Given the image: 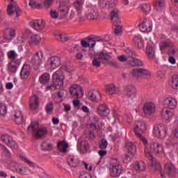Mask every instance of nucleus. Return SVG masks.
Masks as SVG:
<instances>
[{"mask_svg":"<svg viewBox=\"0 0 178 178\" xmlns=\"http://www.w3.org/2000/svg\"><path fill=\"white\" fill-rule=\"evenodd\" d=\"M83 167H85V169L86 170H88L89 172H91V170H92V165H88V164L85 161H81L80 168H83Z\"/></svg>","mask_w":178,"mask_h":178,"instance_id":"54","label":"nucleus"},{"mask_svg":"<svg viewBox=\"0 0 178 178\" xmlns=\"http://www.w3.org/2000/svg\"><path fill=\"white\" fill-rule=\"evenodd\" d=\"M110 176L111 177H119L123 173V166L120 164L118 159H111L109 165Z\"/></svg>","mask_w":178,"mask_h":178,"instance_id":"5","label":"nucleus"},{"mask_svg":"<svg viewBox=\"0 0 178 178\" xmlns=\"http://www.w3.org/2000/svg\"><path fill=\"white\" fill-rule=\"evenodd\" d=\"M30 26L35 31H42L45 29V21L44 19H35L30 22Z\"/></svg>","mask_w":178,"mask_h":178,"instance_id":"14","label":"nucleus"},{"mask_svg":"<svg viewBox=\"0 0 178 178\" xmlns=\"http://www.w3.org/2000/svg\"><path fill=\"white\" fill-rule=\"evenodd\" d=\"M86 137L88 140H94V138H95V134H94L93 132L88 131L86 133Z\"/></svg>","mask_w":178,"mask_h":178,"instance_id":"63","label":"nucleus"},{"mask_svg":"<svg viewBox=\"0 0 178 178\" xmlns=\"http://www.w3.org/2000/svg\"><path fill=\"white\" fill-rule=\"evenodd\" d=\"M125 93L127 94V96L129 97V98H136V95H137V91L136 90H125Z\"/></svg>","mask_w":178,"mask_h":178,"instance_id":"48","label":"nucleus"},{"mask_svg":"<svg viewBox=\"0 0 178 178\" xmlns=\"http://www.w3.org/2000/svg\"><path fill=\"white\" fill-rule=\"evenodd\" d=\"M63 3H60L58 6V10L63 15V16H66L67 13H69V7H63Z\"/></svg>","mask_w":178,"mask_h":178,"instance_id":"45","label":"nucleus"},{"mask_svg":"<svg viewBox=\"0 0 178 178\" xmlns=\"http://www.w3.org/2000/svg\"><path fill=\"white\" fill-rule=\"evenodd\" d=\"M49 80H51V76L47 72L44 73L39 79L41 84H47V83H49Z\"/></svg>","mask_w":178,"mask_h":178,"instance_id":"36","label":"nucleus"},{"mask_svg":"<svg viewBox=\"0 0 178 178\" xmlns=\"http://www.w3.org/2000/svg\"><path fill=\"white\" fill-rule=\"evenodd\" d=\"M114 26L115 27L114 31L115 34H116V35H122V33H123V26H122L120 24H117Z\"/></svg>","mask_w":178,"mask_h":178,"instance_id":"47","label":"nucleus"},{"mask_svg":"<svg viewBox=\"0 0 178 178\" xmlns=\"http://www.w3.org/2000/svg\"><path fill=\"white\" fill-rule=\"evenodd\" d=\"M104 41V39H102L99 36H94L92 38H88V42L89 44V48H94L95 47L96 42H102Z\"/></svg>","mask_w":178,"mask_h":178,"instance_id":"29","label":"nucleus"},{"mask_svg":"<svg viewBox=\"0 0 178 178\" xmlns=\"http://www.w3.org/2000/svg\"><path fill=\"white\" fill-rule=\"evenodd\" d=\"M0 141L3 143V144H6L9 148L15 151L19 148V146L17 145V143L15 140H13V138L8 134H1L0 137Z\"/></svg>","mask_w":178,"mask_h":178,"instance_id":"7","label":"nucleus"},{"mask_svg":"<svg viewBox=\"0 0 178 178\" xmlns=\"http://www.w3.org/2000/svg\"><path fill=\"white\" fill-rule=\"evenodd\" d=\"M118 5V0H108L107 3V6H108L109 8H115Z\"/></svg>","mask_w":178,"mask_h":178,"instance_id":"56","label":"nucleus"},{"mask_svg":"<svg viewBox=\"0 0 178 178\" xmlns=\"http://www.w3.org/2000/svg\"><path fill=\"white\" fill-rule=\"evenodd\" d=\"M54 37L56 40L59 41L60 42H65V41H68L69 40V36H67V34L66 33H55Z\"/></svg>","mask_w":178,"mask_h":178,"instance_id":"32","label":"nucleus"},{"mask_svg":"<svg viewBox=\"0 0 178 178\" xmlns=\"http://www.w3.org/2000/svg\"><path fill=\"white\" fill-rule=\"evenodd\" d=\"M22 9L15 2H10V5L7 7V13L8 16H15L19 17L22 15Z\"/></svg>","mask_w":178,"mask_h":178,"instance_id":"9","label":"nucleus"},{"mask_svg":"<svg viewBox=\"0 0 178 178\" xmlns=\"http://www.w3.org/2000/svg\"><path fill=\"white\" fill-rule=\"evenodd\" d=\"M99 147L100 149H106V147H108V140L102 139Z\"/></svg>","mask_w":178,"mask_h":178,"instance_id":"57","label":"nucleus"},{"mask_svg":"<svg viewBox=\"0 0 178 178\" xmlns=\"http://www.w3.org/2000/svg\"><path fill=\"white\" fill-rule=\"evenodd\" d=\"M133 156H134V153L127 152L123 158L124 162H130V161H131L133 159Z\"/></svg>","mask_w":178,"mask_h":178,"instance_id":"51","label":"nucleus"},{"mask_svg":"<svg viewBox=\"0 0 178 178\" xmlns=\"http://www.w3.org/2000/svg\"><path fill=\"white\" fill-rule=\"evenodd\" d=\"M29 6H31V8H34V9H40L41 6L35 0H29Z\"/></svg>","mask_w":178,"mask_h":178,"instance_id":"52","label":"nucleus"},{"mask_svg":"<svg viewBox=\"0 0 178 178\" xmlns=\"http://www.w3.org/2000/svg\"><path fill=\"white\" fill-rule=\"evenodd\" d=\"M54 5V0H46L44 1L45 9H49Z\"/></svg>","mask_w":178,"mask_h":178,"instance_id":"60","label":"nucleus"},{"mask_svg":"<svg viewBox=\"0 0 178 178\" xmlns=\"http://www.w3.org/2000/svg\"><path fill=\"white\" fill-rule=\"evenodd\" d=\"M104 165H105V161H104V159L100 158V159L96 163V168H97V169H102Z\"/></svg>","mask_w":178,"mask_h":178,"instance_id":"55","label":"nucleus"},{"mask_svg":"<svg viewBox=\"0 0 178 178\" xmlns=\"http://www.w3.org/2000/svg\"><path fill=\"white\" fill-rule=\"evenodd\" d=\"M63 79L62 71L57 70L53 74L52 82L46 86V90H60L63 87Z\"/></svg>","mask_w":178,"mask_h":178,"instance_id":"2","label":"nucleus"},{"mask_svg":"<svg viewBox=\"0 0 178 178\" xmlns=\"http://www.w3.org/2000/svg\"><path fill=\"white\" fill-rule=\"evenodd\" d=\"M42 58L43 54L41 51L36 53V54L33 56L31 62L35 69H38L41 65H42Z\"/></svg>","mask_w":178,"mask_h":178,"instance_id":"15","label":"nucleus"},{"mask_svg":"<svg viewBox=\"0 0 178 178\" xmlns=\"http://www.w3.org/2000/svg\"><path fill=\"white\" fill-rule=\"evenodd\" d=\"M4 37L8 41H12L13 38L16 36V31L13 29H9L6 30L4 33Z\"/></svg>","mask_w":178,"mask_h":178,"instance_id":"30","label":"nucleus"},{"mask_svg":"<svg viewBox=\"0 0 178 178\" xmlns=\"http://www.w3.org/2000/svg\"><path fill=\"white\" fill-rule=\"evenodd\" d=\"M165 175L168 176V177H172V176L176 175V167H175L173 163H167L165 165L164 173H162V172H161V178H166V176Z\"/></svg>","mask_w":178,"mask_h":178,"instance_id":"11","label":"nucleus"},{"mask_svg":"<svg viewBox=\"0 0 178 178\" xmlns=\"http://www.w3.org/2000/svg\"><path fill=\"white\" fill-rule=\"evenodd\" d=\"M165 6V1L163 0H155V8L156 10H161Z\"/></svg>","mask_w":178,"mask_h":178,"instance_id":"44","label":"nucleus"},{"mask_svg":"<svg viewBox=\"0 0 178 178\" xmlns=\"http://www.w3.org/2000/svg\"><path fill=\"white\" fill-rule=\"evenodd\" d=\"M41 147L43 151H51V149H52V145L47 142H43L41 145Z\"/></svg>","mask_w":178,"mask_h":178,"instance_id":"49","label":"nucleus"},{"mask_svg":"<svg viewBox=\"0 0 178 178\" xmlns=\"http://www.w3.org/2000/svg\"><path fill=\"white\" fill-rule=\"evenodd\" d=\"M49 13L52 19H58V17H59V13H58L56 10H50Z\"/></svg>","mask_w":178,"mask_h":178,"instance_id":"58","label":"nucleus"},{"mask_svg":"<svg viewBox=\"0 0 178 178\" xmlns=\"http://www.w3.org/2000/svg\"><path fill=\"white\" fill-rule=\"evenodd\" d=\"M132 76L134 77H136L137 79H138V77H141V73H140V69L133 70Z\"/></svg>","mask_w":178,"mask_h":178,"instance_id":"59","label":"nucleus"},{"mask_svg":"<svg viewBox=\"0 0 178 178\" xmlns=\"http://www.w3.org/2000/svg\"><path fill=\"white\" fill-rule=\"evenodd\" d=\"M19 65L15 64V63L10 61L8 64V70L12 73H16Z\"/></svg>","mask_w":178,"mask_h":178,"instance_id":"42","label":"nucleus"},{"mask_svg":"<svg viewBox=\"0 0 178 178\" xmlns=\"http://www.w3.org/2000/svg\"><path fill=\"white\" fill-rule=\"evenodd\" d=\"M28 131L31 134H33L35 138H42L47 133H48V129L47 127L40 128V124L38 122H32L31 124L28 127Z\"/></svg>","mask_w":178,"mask_h":178,"instance_id":"3","label":"nucleus"},{"mask_svg":"<svg viewBox=\"0 0 178 178\" xmlns=\"http://www.w3.org/2000/svg\"><path fill=\"white\" fill-rule=\"evenodd\" d=\"M127 51H127V53L129 54V56L131 57V58L128 60V65H130L134 67H140L141 66H144V63H143V60L134 57L137 56V54H136V52L129 49H128Z\"/></svg>","mask_w":178,"mask_h":178,"instance_id":"8","label":"nucleus"},{"mask_svg":"<svg viewBox=\"0 0 178 178\" xmlns=\"http://www.w3.org/2000/svg\"><path fill=\"white\" fill-rule=\"evenodd\" d=\"M46 112L49 113V115H51V113L54 112V104H52V102L47 104L46 106Z\"/></svg>","mask_w":178,"mask_h":178,"instance_id":"53","label":"nucleus"},{"mask_svg":"<svg viewBox=\"0 0 178 178\" xmlns=\"http://www.w3.org/2000/svg\"><path fill=\"white\" fill-rule=\"evenodd\" d=\"M11 119L15 122V124H22L23 123L24 117L23 113L20 111L19 107H15L14 110L11 112Z\"/></svg>","mask_w":178,"mask_h":178,"instance_id":"10","label":"nucleus"},{"mask_svg":"<svg viewBox=\"0 0 178 178\" xmlns=\"http://www.w3.org/2000/svg\"><path fill=\"white\" fill-rule=\"evenodd\" d=\"M135 47L138 49H143L144 48V42L143 41V37L140 35H136L133 39Z\"/></svg>","mask_w":178,"mask_h":178,"instance_id":"28","label":"nucleus"},{"mask_svg":"<svg viewBox=\"0 0 178 178\" xmlns=\"http://www.w3.org/2000/svg\"><path fill=\"white\" fill-rule=\"evenodd\" d=\"M81 148H84L85 151H88V148H90L88 145V142L86 140H83L81 142Z\"/></svg>","mask_w":178,"mask_h":178,"instance_id":"62","label":"nucleus"},{"mask_svg":"<svg viewBox=\"0 0 178 178\" xmlns=\"http://www.w3.org/2000/svg\"><path fill=\"white\" fill-rule=\"evenodd\" d=\"M57 147L60 152H66L67 151V148H69V144H67L66 141L63 140L58 142Z\"/></svg>","mask_w":178,"mask_h":178,"instance_id":"34","label":"nucleus"},{"mask_svg":"<svg viewBox=\"0 0 178 178\" xmlns=\"http://www.w3.org/2000/svg\"><path fill=\"white\" fill-rule=\"evenodd\" d=\"M153 134L157 138H165L168 136V127L164 124H157L153 127Z\"/></svg>","mask_w":178,"mask_h":178,"instance_id":"6","label":"nucleus"},{"mask_svg":"<svg viewBox=\"0 0 178 178\" xmlns=\"http://www.w3.org/2000/svg\"><path fill=\"white\" fill-rule=\"evenodd\" d=\"M146 52L149 59H154L155 58V49L153 47L147 46L146 47Z\"/></svg>","mask_w":178,"mask_h":178,"instance_id":"39","label":"nucleus"},{"mask_svg":"<svg viewBox=\"0 0 178 178\" xmlns=\"http://www.w3.org/2000/svg\"><path fill=\"white\" fill-rule=\"evenodd\" d=\"M98 59H100L101 60H109L111 59V56L109 54L104 51H100L97 55Z\"/></svg>","mask_w":178,"mask_h":178,"instance_id":"38","label":"nucleus"},{"mask_svg":"<svg viewBox=\"0 0 178 178\" xmlns=\"http://www.w3.org/2000/svg\"><path fill=\"white\" fill-rule=\"evenodd\" d=\"M60 63H62V60L59 57L55 56L49 58L47 61V64L51 70L58 69V67L60 66Z\"/></svg>","mask_w":178,"mask_h":178,"instance_id":"12","label":"nucleus"},{"mask_svg":"<svg viewBox=\"0 0 178 178\" xmlns=\"http://www.w3.org/2000/svg\"><path fill=\"white\" fill-rule=\"evenodd\" d=\"M70 92L72 97H74L75 98H83L84 95L83 90H71Z\"/></svg>","mask_w":178,"mask_h":178,"instance_id":"35","label":"nucleus"},{"mask_svg":"<svg viewBox=\"0 0 178 178\" xmlns=\"http://www.w3.org/2000/svg\"><path fill=\"white\" fill-rule=\"evenodd\" d=\"M67 163L71 168H80L81 161L74 155H70L67 159Z\"/></svg>","mask_w":178,"mask_h":178,"instance_id":"16","label":"nucleus"},{"mask_svg":"<svg viewBox=\"0 0 178 178\" xmlns=\"http://www.w3.org/2000/svg\"><path fill=\"white\" fill-rule=\"evenodd\" d=\"M86 16L90 20H94L95 19H98L99 13H98V10H97L95 7L90 6L88 8Z\"/></svg>","mask_w":178,"mask_h":178,"instance_id":"20","label":"nucleus"},{"mask_svg":"<svg viewBox=\"0 0 178 178\" xmlns=\"http://www.w3.org/2000/svg\"><path fill=\"white\" fill-rule=\"evenodd\" d=\"M92 65L95 67H101V61H99V58H95L92 60Z\"/></svg>","mask_w":178,"mask_h":178,"instance_id":"61","label":"nucleus"},{"mask_svg":"<svg viewBox=\"0 0 178 178\" xmlns=\"http://www.w3.org/2000/svg\"><path fill=\"white\" fill-rule=\"evenodd\" d=\"M8 113V108L3 103H0V115L1 116H5Z\"/></svg>","mask_w":178,"mask_h":178,"instance_id":"46","label":"nucleus"},{"mask_svg":"<svg viewBox=\"0 0 178 178\" xmlns=\"http://www.w3.org/2000/svg\"><path fill=\"white\" fill-rule=\"evenodd\" d=\"M125 149H127V152H129V154H136L137 147L133 142H127L125 144Z\"/></svg>","mask_w":178,"mask_h":178,"instance_id":"31","label":"nucleus"},{"mask_svg":"<svg viewBox=\"0 0 178 178\" xmlns=\"http://www.w3.org/2000/svg\"><path fill=\"white\" fill-rule=\"evenodd\" d=\"M110 17L111 22H113V26H116V24H120V17H119V10L113 9L111 11Z\"/></svg>","mask_w":178,"mask_h":178,"instance_id":"24","label":"nucleus"},{"mask_svg":"<svg viewBox=\"0 0 178 178\" xmlns=\"http://www.w3.org/2000/svg\"><path fill=\"white\" fill-rule=\"evenodd\" d=\"M139 8L145 15H148L151 12V6L149 4H140Z\"/></svg>","mask_w":178,"mask_h":178,"instance_id":"41","label":"nucleus"},{"mask_svg":"<svg viewBox=\"0 0 178 178\" xmlns=\"http://www.w3.org/2000/svg\"><path fill=\"white\" fill-rule=\"evenodd\" d=\"M171 86L174 90H178V75L172 76Z\"/></svg>","mask_w":178,"mask_h":178,"instance_id":"43","label":"nucleus"},{"mask_svg":"<svg viewBox=\"0 0 178 178\" xmlns=\"http://www.w3.org/2000/svg\"><path fill=\"white\" fill-rule=\"evenodd\" d=\"M41 41V37L38 35H32L29 40V45H38Z\"/></svg>","mask_w":178,"mask_h":178,"instance_id":"33","label":"nucleus"},{"mask_svg":"<svg viewBox=\"0 0 178 178\" xmlns=\"http://www.w3.org/2000/svg\"><path fill=\"white\" fill-rule=\"evenodd\" d=\"M143 111L145 115L151 116V115H153V113L156 112V106L152 102H146L143 107Z\"/></svg>","mask_w":178,"mask_h":178,"instance_id":"13","label":"nucleus"},{"mask_svg":"<svg viewBox=\"0 0 178 178\" xmlns=\"http://www.w3.org/2000/svg\"><path fill=\"white\" fill-rule=\"evenodd\" d=\"M83 5H84V0H76L74 2V8L77 12V16L80 17L79 22H83L84 18L81 17V12H83Z\"/></svg>","mask_w":178,"mask_h":178,"instance_id":"19","label":"nucleus"},{"mask_svg":"<svg viewBox=\"0 0 178 178\" xmlns=\"http://www.w3.org/2000/svg\"><path fill=\"white\" fill-rule=\"evenodd\" d=\"M30 72H31V67L27 64L24 65L20 72L22 79H28L29 76H30Z\"/></svg>","mask_w":178,"mask_h":178,"instance_id":"27","label":"nucleus"},{"mask_svg":"<svg viewBox=\"0 0 178 178\" xmlns=\"http://www.w3.org/2000/svg\"><path fill=\"white\" fill-rule=\"evenodd\" d=\"M88 95L90 101H92V102H99V100L102 98L101 92H99V90H89Z\"/></svg>","mask_w":178,"mask_h":178,"instance_id":"21","label":"nucleus"},{"mask_svg":"<svg viewBox=\"0 0 178 178\" xmlns=\"http://www.w3.org/2000/svg\"><path fill=\"white\" fill-rule=\"evenodd\" d=\"M97 114L99 116L106 117L111 113V109H109V107L108 105L105 104H102L99 105L97 109Z\"/></svg>","mask_w":178,"mask_h":178,"instance_id":"18","label":"nucleus"},{"mask_svg":"<svg viewBox=\"0 0 178 178\" xmlns=\"http://www.w3.org/2000/svg\"><path fill=\"white\" fill-rule=\"evenodd\" d=\"M139 29L142 33H151L152 31V22L145 19L139 24Z\"/></svg>","mask_w":178,"mask_h":178,"instance_id":"17","label":"nucleus"},{"mask_svg":"<svg viewBox=\"0 0 178 178\" xmlns=\"http://www.w3.org/2000/svg\"><path fill=\"white\" fill-rule=\"evenodd\" d=\"M147 131V124L144 121H136L134 127V133L137 138H139L143 144H147L148 140L141 134Z\"/></svg>","mask_w":178,"mask_h":178,"instance_id":"4","label":"nucleus"},{"mask_svg":"<svg viewBox=\"0 0 178 178\" xmlns=\"http://www.w3.org/2000/svg\"><path fill=\"white\" fill-rule=\"evenodd\" d=\"M145 144V156L147 159L151 161V165L155 170L161 172L162 167L161 163H158L155 158L152 156V154H157V155H162L164 152L163 146L159 143H153L148 145V142Z\"/></svg>","mask_w":178,"mask_h":178,"instance_id":"1","label":"nucleus"},{"mask_svg":"<svg viewBox=\"0 0 178 178\" xmlns=\"http://www.w3.org/2000/svg\"><path fill=\"white\" fill-rule=\"evenodd\" d=\"M172 47H173V44L170 42H163L160 44V49L163 50L166 48H172Z\"/></svg>","mask_w":178,"mask_h":178,"instance_id":"50","label":"nucleus"},{"mask_svg":"<svg viewBox=\"0 0 178 178\" xmlns=\"http://www.w3.org/2000/svg\"><path fill=\"white\" fill-rule=\"evenodd\" d=\"M19 158H20L21 161H22L25 163H27V165H30L31 168H38V165L35 163L31 161L27 157L24 156H20Z\"/></svg>","mask_w":178,"mask_h":178,"instance_id":"37","label":"nucleus"},{"mask_svg":"<svg viewBox=\"0 0 178 178\" xmlns=\"http://www.w3.org/2000/svg\"><path fill=\"white\" fill-rule=\"evenodd\" d=\"M140 77H143V76H149L150 74L149 71L145 69L140 68Z\"/></svg>","mask_w":178,"mask_h":178,"instance_id":"64","label":"nucleus"},{"mask_svg":"<svg viewBox=\"0 0 178 178\" xmlns=\"http://www.w3.org/2000/svg\"><path fill=\"white\" fill-rule=\"evenodd\" d=\"M134 169L135 170L143 172L145 169V163H144V161L136 162Z\"/></svg>","mask_w":178,"mask_h":178,"instance_id":"40","label":"nucleus"},{"mask_svg":"<svg viewBox=\"0 0 178 178\" xmlns=\"http://www.w3.org/2000/svg\"><path fill=\"white\" fill-rule=\"evenodd\" d=\"M163 105L168 109H175L177 106V99L173 97H168L163 101Z\"/></svg>","mask_w":178,"mask_h":178,"instance_id":"22","label":"nucleus"},{"mask_svg":"<svg viewBox=\"0 0 178 178\" xmlns=\"http://www.w3.org/2000/svg\"><path fill=\"white\" fill-rule=\"evenodd\" d=\"M29 106L32 111L38 109V107L40 106V97L35 95H32L29 99Z\"/></svg>","mask_w":178,"mask_h":178,"instance_id":"23","label":"nucleus"},{"mask_svg":"<svg viewBox=\"0 0 178 178\" xmlns=\"http://www.w3.org/2000/svg\"><path fill=\"white\" fill-rule=\"evenodd\" d=\"M7 56L13 63H15V65H20V63H22V60L17 58L19 55H17L14 50L8 51Z\"/></svg>","mask_w":178,"mask_h":178,"instance_id":"25","label":"nucleus"},{"mask_svg":"<svg viewBox=\"0 0 178 178\" xmlns=\"http://www.w3.org/2000/svg\"><path fill=\"white\" fill-rule=\"evenodd\" d=\"M161 118L163 120H170L172 118H173V113L170 108H168V107H164L161 113Z\"/></svg>","mask_w":178,"mask_h":178,"instance_id":"26","label":"nucleus"}]
</instances>
